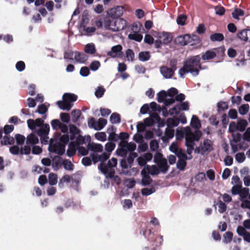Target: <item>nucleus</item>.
Returning <instances> with one entry per match:
<instances>
[{
  "mask_svg": "<svg viewBox=\"0 0 250 250\" xmlns=\"http://www.w3.org/2000/svg\"><path fill=\"white\" fill-rule=\"evenodd\" d=\"M199 56H192L184 62L183 66L179 70L180 77L184 78L185 74L190 73L193 76L199 75L202 69Z\"/></svg>",
  "mask_w": 250,
  "mask_h": 250,
  "instance_id": "f257e3e1",
  "label": "nucleus"
},
{
  "mask_svg": "<svg viewBox=\"0 0 250 250\" xmlns=\"http://www.w3.org/2000/svg\"><path fill=\"white\" fill-rule=\"evenodd\" d=\"M77 98L78 96L74 94L64 93L62 96L63 101H58L56 104L61 109L69 111L73 105L71 103L77 101Z\"/></svg>",
  "mask_w": 250,
  "mask_h": 250,
  "instance_id": "f03ea898",
  "label": "nucleus"
},
{
  "mask_svg": "<svg viewBox=\"0 0 250 250\" xmlns=\"http://www.w3.org/2000/svg\"><path fill=\"white\" fill-rule=\"evenodd\" d=\"M117 165V159L115 158H112L108 160L107 164L104 163H101L98 166V168L104 174L107 175V177L112 178L115 173L114 167Z\"/></svg>",
  "mask_w": 250,
  "mask_h": 250,
  "instance_id": "7ed1b4c3",
  "label": "nucleus"
},
{
  "mask_svg": "<svg viewBox=\"0 0 250 250\" xmlns=\"http://www.w3.org/2000/svg\"><path fill=\"white\" fill-rule=\"evenodd\" d=\"M141 233H142V234L152 243V246L155 247L153 248V250H155L156 247H158L162 244L163 241L162 236L156 235L151 232L150 229H147L146 226H145L144 228H143L142 229Z\"/></svg>",
  "mask_w": 250,
  "mask_h": 250,
  "instance_id": "20e7f679",
  "label": "nucleus"
},
{
  "mask_svg": "<svg viewBox=\"0 0 250 250\" xmlns=\"http://www.w3.org/2000/svg\"><path fill=\"white\" fill-rule=\"evenodd\" d=\"M48 150L50 152H53L59 155H62L65 152L64 145L59 142L58 140L54 141L51 139L50 141Z\"/></svg>",
  "mask_w": 250,
  "mask_h": 250,
  "instance_id": "39448f33",
  "label": "nucleus"
},
{
  "mask_svg": "<svg viewBox=\"0 0 250 250\" xmlns=\"http://www.w3.org/2000/svg\"><path fill=\"white\" fill-rule=\"evenodd\" d=\"M212 145L210 140L206 139L204 141L203 144H201L199 146L196 148L195 152L204 155L206 152H210L212 150Z\"/></svg>",
  "mask_w": 250,
  "mask_h": 250,
  "instance_id": "423d86ee",
  "label": "nucleus"
},
{
  "mask_svg": "<svg viewBox=\"0 0 250 250\" xmlns=\"http://www.w3.org/2000/svg\"><path fill=\"white\" fill-rule=\"evenodd\" d=\"M111 30L113 31H119L126 28V21L122 18H113V25H112Z\"/></svg>",
  "mask_w": 250,
  "mask_h": 250,
  "instance_id": "0eeeda50",
  "label": "nucleus"
},
{
  "mask_svg": "<svg viewBox=\"0 0 250 250\" xmlns=\"http://www.w3.org/2000/svg\"><path fill=\"white\" fill-rule=\"evenodd\" d=\"M248 125V122L246 120L241 119L238 121L237 125H236L235 123L234 122H232L230 123L229 125V129L230 130V128L232 127L236 128V129L240 131H244L246 126Z\"/></svg>",
  "mask_w": 250,
  "mask_h": 250,
  "instance_id": "6e6552de",
  "label": "nucleus"
},
{
  "mask_svg": "<svg viewBox=\"0 0 250 250\" xmlns=\"http://www.w3.org/2000/svg\"><path fill=\"white\" fill-rule=\"evenodd\" d=\"M123 47L121 45L118 44L112 47L110 51L107 52V55L111 58H116L120 57L122 53Z\"/></svg>",
  "mask_w": 250,
  "mask_h": 250,
  "instance_id": "1a4fd4ad",
  "label": "nucleus"
},
{
  "mask_svg": "<svg viewBox=\"0 0 250 250\" xmlns=\"http://www.w3.org/2000/svg\"><path fill=\"white\" fill-rule=\"evenodd\" d=\"M160 72L166 79H170L174 75L175 71L167 66L163 65L160 67Z\"/></svg>",
  "mask_w": 250,
  "mask_h": 250,
  "instance_id": "9d476101",
  "label": "nucleus"
},
{
  "mask_svg": "<svg viewBox=\"0 0 250 250\" xmlns=\"http://www.w3.org/2000/svg\"><path fill=\"white\" fill-rule=\"evenodd\" d=\"M188 39H189L188 34L180 35L175 39L174 42L177 45L185 46L188 45Z\"/></svg>",
  "mask_w": 250,
  "mask_h": 250,
  "instance_id": "9b49d317",
  "label": "nucleus"
},
{
  "mask_svg": "<svg viewBox=\"0 0 250 250\" xmlns=\"http://www.w3.org/2000/svg\"><path fill=\"white\" fill-rule=\"evenodd\" d=\"M50 130V126L48 124H44L38 130V135L41 138H45L48 135Z\"/></svg>",
  "mask_w": 250,
  "mask_h": 250,
  "instance_id": "f8f14e48",
  "label": "nucleus"
},
{
  "mask_svg": "<svg viewBox=\"0 0 250 250\" xmlns=\"http://www.w3.org/2000/svg\"><path fill=\"white\" fill-rule=\"evenodd\" d=\"M124 11V8L123 6H118L114 8H112L111 10V16L114 18H118L121 16Z\"/></svg>",
  "mask_w": 250,
  "mask_h": 250,
  "instance_id": "ddd939ff",
  "label": "nucleus"
},
{
  "mask_svg": "<svg viewBox=\"0 0 250 250\" xmlns=\"http://www.w3.org/2000/svg\"><path fill=\"white\" fill-rule=\"evenodd\" d=\"M77 150H78V146H76V144L74 142H71L66 151L67 155L69 157L74 156L76 154Z\"/></svg>",
  "mask_w": 250,
  "mask_h": 250,
  "instance_id": "4468645a",
  "label": "nucleus"
},
{
  "mask_svg": "<svg viewBox=\"0 0 250 250\" xmlns=\"http://www.w3.org/2000/svg\"><path fill=\"white\" fill-rule=\"evenodd\" d=\"M189 39L188 40V45L189 44L191 46L196 45L198 44L201 42L200 37L196 35H190L188 34Z\"/></svg>",
  "mask_w": 250,
  "mask_h": 250,
  "instance_id": "2eb2a0df",
  "label": "nucleus"
},
{
  "mask_svg": "<svg viewBox=\"0 0 250 250\" xmlns=\"http://www.w3.org/2000/svg\"><path fill=\"white\" fill-rule=\"evenodd\" d=\"M75 60L80 63H84L88 59V56L83 52H75Z\"/></svg>",
  "mask_w": 250,
  "mask_h": 250,
  "instance_id": "dca6fc26",
  "label": "nucleus"
},
{
  "mask_svg": "<svg viewBox=\"0 0 250 250\" xmlns=\"http://www.w3.org/2000/svg\"><path fill=\"white\" fill-rule=\"evenodd\" d=\"M87 149L95 152H100L103 151V146L100 144L88 143Z\"/></svg>",
  "mask_w": 250,
  "mask_h": 250,
  "instance_id": "f3484780",
  "label": "nucleus"
},
{
  "mask_svg": "<svg viewBox=\"0 0 250 250\" xmlns=\"http://www.w3.org/2000/svg\"><path fill=\"white\" fill-rule=\"evenodd\" d=\"M39 139L37 136L31 133L27 136L26 138V144L27 145H29L30 146H32L33 145H36L38 143Z\"/></svg>",
  "mask_w": 250,
  "mask_h": 250,
  "instance_id": "a211bd4d",
  "label": "nucleus"
},
{
  "mask_svg": "<svg viewBox=\"0 0 250 250\" xmlns=\"http://www.w3.org/2000/svg\"><path fill=\"white\" fill-rule=\"evenodd\" d=\"M69 133L70 134V139L74 140L76 138V135L80 134V130L74 125H70Z\"/></svg>",
  "mask_w": 250,
  "mask_h": 250,
  "instance_id": "6ab92c4d",
  "label": "nucleus"
},
{
  "mask_svg": "<svg viewBox=\"0 0 250 250\" xmlns=\"http://www.w3.org/2000/svg\"><path fill=\"white\" fill-rule=\"evenodd\" d=\"M103 22L104 27L106 29L111 30L112 25H113V17L112 16L105 17L104 19Z\"/></svg>",
  "mask_w": 250,
  "mask_h": 250,
  "instance_id": "aec40b11",
  "label": "nucleus"
},
{
  "mask_svg": "<svg viewBox=\"0 0 250 250\" xmlns=\"http://www.w3.org/2000/svg\"><path fill=\"white\" fill-rule=\"evenodd\" d=\"M157 164L159 167V169L164 173H166L169 167L167 165V159H164L163 161L160 162Z\"/></svg>",
  "mask_w": 250,
  "mask_h": 250,
  "instance_id": "412c9836",
  "label": "nucleus"
},
{
  "mask_svg": "<svg viewBox=\"0 0 250 250\" xmlns=\"http://www.w3.org/2000/svg\"><path fill=\"white\" fill-rule=\"evenodd\" d=\"M186 145L188 148V149L192 150L193 149V146H194V139L188 133L186 135Z\"/></svg>",
  "mask_w": 250,
  "mask_h": 250,
  "instance_id": "4be33fe9",
  "label": "nucleus"
},
{
  "mask_svg": "<svg viewBox=\"0 0 250 250\" xmlns=\"http://www.w3.org/2000/svg\"><path fill=\"white\" fill-rule=\"evenodd\" d=\"M191 126L195 129H199L201 126L200 121L196 115H193L190 122Z\"/></svg>",
  "mask_w": 250,
  "mask_h": 250,
  "instance_id": "5701e85b",
  "label": "nucleus"
},
{
  "mask_svg": "<svg viewBox=\"0 0 250 250\" xmlns=\"http://www.w3.org/2000/svg\"><path fill=\"white\" fill-rule=\"evenodd\" d=\"M150 54L149 51H142L139 53L138 59L140 61L146 62L150 58Z\"/></svg>",
  "mask_w": 250,
  "mask_h": 250,
  "instance_id": "b1692460",
  "label": "nucleus"
},
{
  "mask_svg": "<svg viewBox=\"0 0 250 250\" xmlns=\"http://www.w3.org/2000/svg\"><path fill=\"white\" fill-rule=\"evenodd\" d=\"M159 38L164 44H167L172 40V36L168 33H163L159 36Z\"/></svg>",
  "mask_w": 250,
  "mask_h": 250,
  "instance_id": "393cba45",
  "label": "nucleus"
},
{
  "mask_svg": "<svg viewBox=\"0 0 250 250\" xmlns=\"http://www.w3.org/2000/svg\"><path fill=\"white\" fill-rule=\"evenodd\" d=\"M179 124V120L178 118H169L167 120V125L168 127L177 126Z\"/></svg>",
  "mask_w": 250,
  "mask_h": 250,
  "instance_id": "a878e982",
  "label": "nucleus"
},
{
  "mask_svg": "<svg viewBox=\"0 0 250 250\" xmlns=\"http://www.w3.org/2000/svg\"><path fill=\"white\" fill-rule=\"evenodd\" d=\"M15 143V139L13 137L6 135L3 137V140L1 141L2 145H13Z\"/></svg>",
  "mask_w": 250,
  "mask_h": 250,
  "instance_id": "bb28decb",
  "label": "nucleus"
},
{
  "mask_svg": "<svg viewBox=\"0 0 250 250\" xmlns=\"http://www.w3.org/2000/svg\"><path fill=\"white\" fill-rule=\"evenodd\" d=\"M61 158L59 156H56L52 159V167L55 169H58L61 166Z\"/></svg>",
  "mask_w": 250,
  "mask_h": 250,
  "instance_id": "cd10ccee",
  "label": "nucleus"
},
{
  "mask_svg": "<svg viewBox=\"0 0 250 250\" xmlns=\"http://www.w3.org/2000/svg\"><path fill=\"white\" fill-rule=\"evenodd\" d=\"M216 57V54L214 53L213 51L207 50L202 56V58L203 60H209L213 59Z\"/></svg>",
  "mask_w": 250,
  "mask_h": 250,
  "instance_id": "c85d7f7f",
  "label": "nucleus"
},
{
  "mask_svg": "<svg viewBox=\"0 0 250 250\" xmlns=\"http://www.w3.org/2000/svg\"><path fill=\"white\" fill-rule=\"evenodd\" d=\"M84 50L85 53L91 55L94 54L96 51L95 46L93 43H88L85 45Z\"/></svg>",
  "mask_w": 250,
  "mask_h": 250,
  "instance_id": "c756f323",
  "label": "nucleus"
},
{
  "mask_svg": "<svg viewBox=\"0 0 250 250\" xmlns=\"http://www.w3.org/2000/svg\"><path fill=\"white\" fill-rule=\"evenodd\" d=\"M233 233L231 231H227L223 234V242L225 244L229 243L232 240Z\"/></svg>",
  "mask_w": 250,
  "mask_h": 250,
  "instance_id": "7c9ffc66",
  "label": "nucleus"
},
{
  "mask_svg": "<svg viewBox=\"0 0 250 250\" xmlns=\"http://www.w3.org/2000/svg\"><path fill=\"white\" fill-rule=\"evenodd\" d=\"M245 12L243 10L236 8L232 13V16L234 19L239 20V16H243Z\"/></svg>",
  "mask_w": 250,
  "mask_h": 250,
  "instance_id": "2f4dec72",
  "label": "nucleus"
},
{
  "mask_svg": "<svg viewBox=\"0 0 250 250\" xmlns=\"http://www.w3.org/2000/svg\"><path fill=\"white\" fill-rule=\"evenodd\" d=\"M213 50L216 57L217 56L218 58H222L225 55V48L224 46L214 48Z\"/></svg>",
  "mask_w": 250,
  "mask_h": 250,
  "instance_id": "473e14b6",
  "label": "nucleus"
},
{
  "mask_svg": "<svg viewBox=\"0 0 250 250\" xmlns=\"http://www.w3.org/2000/svg\"><path fill=\"white\" fill-rule=\"evenodd\" d=\"M210 39L212 42H221L224 40V35L221 33H214L210 36Z\"/></svg>",
  "mask_w": 250,
  "mask_h": 250,
  "instance_id": "72a5a7b5",
  "label": "nucleus"
},
{
  "mask_svg": "<svg viewBox=\"0 0 250 250\" xmlns=\"http://www.w3.org/2000/svg\"><path fill=\"white\" fill-rule=\"evenodd\" d=\"M157 101L160 103H163L165 102L167 96V92L164 90H162L158 92L157 94Z\"/></svg>",
  "mask_w": 250,
  "mask_h": 250,
  "instance_id": "f704fd0d",
  "label": "nucleus"
},
{
  "mask_svg": "<svg viewBox=\"0 0 250 250\" xmlns=\"http://www.w3.org/2000/svg\"><path fill=\"white\" fill-rule=\"evenodd\" d=\"M81 115V112L79 109H74L72 111V120L73 122L76 123L80 118Z\"/></svg>",
  "mask_w": 250,
  "mask_h": 250,
  "instance_id": "c9c22d12",
  "label": "nucleus"
},
{
  "mask_svg": "<svg viewBox=\"0 0 250 250\" xmlns=\"http://www.w3.org/2000/svg\"><path fill=\"white\" fill-rule=\"evenodd\" d=\"M107 120L104 118H99L98 121L97 123V127L96 128V130H100L102 129L106 125Z\"/></svg>",
  "mask_w": 250,
  "mask_h": 250,
  "instance_id": "e433bc0d",
  "label": "nucleus"
},
{
  "mask_svg": "<svg viewBox=\"0 0 250 250\" xmlns=\"http://www.w3.org/2000/svg\"><path fill=\"white\" fill-rule=\"evenodd\" d=\"M110 121L112 124H118L121 122V118L119 114L114 112L113 113L110 117Z\"/></svg>",
  "mask_w": 250,
  "mask_h": 250,
  "instance_id": "4c0bfd02",
  "label": "nucleus"
},
{
  "mask_svg": "<svg viewBox=\"0 0 250 250\" xmlns=\"http://www.w3.org/2000/svg\"><path fill=\"white\" fill-rule=\"evenodd\" d=\"M248 29H245L237 33L238 37L243 41H248Z\"/></svg>",
  "mask_w": 250,
  "mask_h": 250,
  "instance_id": "58836bf2",
  "label": "nucleus"
},
{
  "mask_svg": "<svg viewBox=\"0 0 250 250\" xmlns=\"http://www.w3.org/2000/svg\"><path fill=\"white\" fill-rule=\"evenodd\" d=\"M250 189L248 188H241V189L240 190V192L239 193V195L240 197V200L243 201V199H244L247 197L248 195L249 194Z\"/></svg>",
  "mask_w": 250,
  "mask_h": 250,
  "instance_id": "ea45409f",
  "label": "nucleus"
},
{
  "mask_svg": "<svg viewBox=\"0 0 250 250\" xmlns=\"http://www.w3.org/2000/svg\"><path fill=\"white\" fill-rule=\"evenodd\" d=\"M138 156L137 153L134 152H129V155L127 158V162L130 167L134 162V159Z\"/></svg>",
  "mask_w": 250,
  "mask_h": 250,
  "instance_id": "a19ab883",
  "label": "nucleus"
},
{
  "mask_svg": "<svg viewBox=\"0 0 250 250\" xmlns=\"http://www.w3.org/2000/svg\"><path fill=\"white\" fill-rule=\"evenodd\" d=\"M128 150L126 147H119L116 150V153L118 156L125 157L127 155Z\"/></svg>",
  "mask_w": 250,
  "mask_h": 250,
  "instance_id": "79ce46f5",
  "label": "nucleus"
},
{
  "mask_svg": "<svg viewBox=\"0 0 250 250\" xmlns=\"http://www.w3.org/2000/svg\"><path fill=\"white\" fill-rule=\"evenodd\" d=\"M188 159H180L177 163V167L180 170H184L187 166L186 160Z\"/></svg>",
  "mask_w": 250,
  "mask_h": 250,
  "instance_id": "37998d69",
  "label": "nucleus"
},
{
  "mask_svg": "<svg viewBox=\"0 0 250 250\" xmlns=\"http://www.w3.org/2000/svg\"><path fill=\"white\" fill-rule=\"evenodd\" d=\"M218 107V111H224L227 110L228 107V104L227 102L221 101L217 103V104Z\"/></svg>",
  "mask_w": 250,
  "mask_h": 250,
  "instance_id": "c03bdc74",
  "label": "nucleus"
},
{
  "mask_svg": "<svg viewBox=\"0 0 250 250\" xmlns=\"http://www.w3.org/2000/svg\"><path fill=\"white\" fill-rule=\"evenodd\" d=\"M49 184L51 186L55 185L57 183V175L55 173H51L48 176Z\"/></svg>",
  "mask_w": 250,
  "mask_h": 250,
  "instance_id": "a18cd8bd",
  "label": "nucleus"
},
{
  "mask_svg": "<svg viewBox=\"0 0 250 250\" xmlns=\"http://www.w3.org/2000/svg\"><path fill=\"white\" fill-rule=\"evenodd\" d=\"M128 38L131 40L140 42L143 39V35L141 34L135 33L134 34H130L128 35Z\"/></svg>",
  "mask_w": 250,
  "mask_h": 250,
  "instance_id": "49530a36",
  "label": "nucleus"
},
{
  "mask_svg": "<svg viewBox=\"0 0 250 250\" xmlns=\"http://www.w3.org/2000/svg\"><path fill=\"white\" fill-rule=\"evenodd\" d=\"M249 105L248 104H244L241 105L239 109V112L240 114L244 115L246 114L249 110Z\"/></svg>",
  "mask_w": 250,
  "mask_h": 250,
  "instance_id": "de8ad7c7",
  "label": "nucleus"
},
{
  "mask_svg": "<svg viewBox=\"0 0 250 250\" xmlns=\"http://www.w3.org/2000/svg\"><path fill=\"white\" fill-rule=\"evenodd\" d=\"M187 19V17L185 15L181 14L178 16L177 19V23L180 25H184L186 24V21Z\"/></svg>",
  "mask_w": 250,
  "mask_h": 250,
  "instance_id": "09e8293b",
  "label": "nucleus"
},
{
  "mask_svg": "<svg viewBox=\"0 0 250 250\" xmlns=\"http://www.w3.org/2000/svg\"><path fill=\"white\" fill-rule=\"evenodd\" d=\"M95 137L97 140L102 142H104L106 140V135L104 132H97L95 134Z\"/></svg>",
  "mask_w": 250,
  "mask_h": 250,
  "instance_id": "8fccbe9b",
  "label": "nucleus"
},
{
  "mask_svg": "<svg viewBox=\"0 0 250 250\" xmlns=\"http://www.w3.org/2000/svg\"><path fill=\"white\" fill-rule=\"evenodd\" d=\"M155 188L154 187H152L150 188H144L142 189L141 192L143 195L144 196H148L152 193L155 192Z\"/></svg>",
  "mask_w": 250,
  "mask_h": 250,
  "instance_id": "3c124183",
  "label": "nucleus"
},
{
  "mask_svg": "<svg viewBox=\"0 0 250 250\" xmlns=\"http://www.w3.org/2000/svg\"><path fill=\"white\" fill-rule=\"evenodd\" d=\"M152 182V179L148 175H144L142 180V184L143 186H147L150 185Z\"/></svg>",
  "mask_w": 250,
  "mask_h": 250,
  "instance_id": "603ef678",
  "label": "nucleus"
},
{
  "mask_svg": "<svg viewBox=\"0 0 250 250\" xmlns=\"http://www.w3.org/2000/svg\"><path fill=\"white\" fill-rule=\"evenodd\" d=\"M175 154L178 157L179 159H190V158H188L186 154L183 151V149L179 148Z\"/></svg>",
  "mask_w": 250,
  "mask_h": 250,
  "instance_id": "864d4df0",
  "label": "nucleus"
},
{
  "mask_svg": "<svg viewBox=\"0 0 250 250\" xmlns=\"http://www.w3.org/2000/svg\"><path fill=\"white\" fill-rule=\"evenodd\" d=\"M116 145L113 142H108L105 145V150L108 153H111L115 148Z\"/></svg>",
  "mask_w": 250,
  "mask_h": 250,
  "instance_id": "5fc2aeb1",
  "label": "nucleus"
},
{
  "mask_svg": "<svg viewBox=\"0 0 250 250\" xmlns=\"http://www.w3.org/2000/svg\"><path fill=\"white\" fill-rule=\"evenodd\" d=\"M15 139L17 144L20 146L24 144L25 140V137L23 135L20 134H17L15 135Z\"/></svg>",
  "mask_w": 250,
  "mask_h": 250,
  "instance_id": "6e6d98bb",
  "label": "nucleus"
},
{
  "mask_svg": "<svg viewBox=\"0 0 250 250\" xmlns=\"http://www.w3.org/2000/svg\"><path fill=\"white\" fill-rule=\"evenodd\" d=\"M64 168L66 170H72L74 167V165L69 160H65L63 162Z\"/></svg>",
  "mask_w": 250,
  "mask_h": 250,
  "instance_id": "4d7b16f0",
  "label": "nucleus"
},
{
  "mask_svg": "<svg viewBox=\"0 0 250 250\" xmlns=\"http://www.w3.org/2000/svg\"><path fill=\"white\" fill-rule=\"evenodd\" d=\"M126 57L128 61H133L134 60V53L131 49H128L125 52Z\"/></svg>",
  "mask_w": 250,
  "mask_h": 250,
  "instance_id": "13d9d810",
  "label": "nucleus"
},
{
  "mask_svg": "<svg viewBox=\"0 0 250 250\" xmlns=\"http://www.w3.org/2000/svg\"><path fill=\"white\" fill-rule=\"evenodd\" d=\"M241 184H236L233 186L231 188V193L233 195L239 194L242 188Z\"/></svg>",
  "mask_w": 250,
  "mask_h": 250,
  "instance_id": "bf43d9fd",
  "label": "nucleus"
},
{
  "mask_svg": "<svg viewBox=\"0 0 250 250\" xmlns=\"http://www.w3.org/2000/svg\"><path fill=\"white\" fill-rule=\"evenodd\" d=\"M69 140V135L68 134H64L60 137L59 140H58V142H60L62 144H64L65 147V145L68 143Z\"/></svg>",
  "mask_w": 250,
  "mask_h": 250,
  "instance_id": "052dcab7",
  "label": "nucleus"
},
{
  "mask_svg": "<svg viewBox=\"0 0 250 250\" xmlns=\"http://www.w3.org/2000/svg\"><path fill=\"white\" fill-rule=\"evenodd\" d=\"M194 141H198L201 137L202 133L200 131H195L194 133L190 132L188 133Z\"/></svg>",
  "mask_w": 250,
  "mask_h": 250,
  "instance_id": "680f3d73",
  "label": "nucleus"
},
{
  "mask_svg": "<svg viewBox=\"0 0 250 250\" xmlns=\"http://www.w3.org/2000/svg\"><path fill=\"white\" fill-rule=\"evenodd\" d=\"M31 152V147H30V146L29 145H26V146H25L23 147H21V149H20V154L21 155H23V154H25V155H28L29 154H30Z\"/></svg>",
  "mask_w": 250,
  "mask_h": 250,
  "instance_id": "e2e57ef3",
  "label": "nucleus"
},
{
  "mask_svg": "<svg viewBox=\"0 0 250 250\" xmlns=\"http://www.w3.org/2000/svg\"><path fill=\"white\" fill-rule=\"evenodd\" d=\"M100 66V62L98 61H94L90 63L89 68L92 71H96Z\"/></svg>",
  "mask_w": 250,
  "mask_h": 250,
  "instance_id": "0e129e2a",
  "label": "nucleus"
},
{
  "mask_svg": "<svg viewBox=\"0 0 250 250\" xmlns=\"http://www.w3.org/2000/svg\"><path fill=\"white\" fill-rule=\"evenodd\" d=\"M62 123L58 119L53 120L51 122V125L53 129L57 130L59 128Z\"/></svg>",
  "mask_w": 250,
  "mask_h": 250,
  "instance_id": "69168bd1",
  "label": "nucleus"
},
{
  "mask_svg": "<svg viewBox=\"0 0 250 250\" xmlns=\"http://www.w3.org/2000/svg\"><path fill=\"white\" fill-rule=\"evenodd\" d=\"M216 14L219 16H223L225 13V8L221 6H217L215 8Z\"/></svg>",
  "mask_w": 250,
  "mask_h": 250,
  "instance_id": "338daca9",
  "label": "nucleus"
},
{
  "mask_svg": "<svg viewBox=\"0 0 250 250\" xmlns=\"http://www.w3.org/2000/svg\"><path fill=\"white\" fill-rule=\"evenodd\" d=\"M10 152L13 155H18L20 154V149L18 146L15 145L10 147L9 148Z\"/></svg>",
  "mask_w": 250,
  "mask_h": 250,
  "instance_id": "774afa93",
  "label": "nucleus"
}]
</instances>
